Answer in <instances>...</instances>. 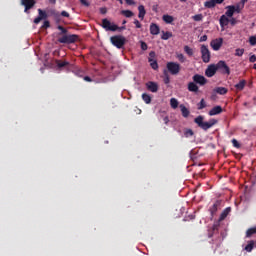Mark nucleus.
<instances>
[{
	"instance_id": "37998d69",
	"label": "nucleus",
	"mask_w": 256,
	"mask_h": 256,
	"mask_svg": "<svg viewBox=\"0 0 256 256\" xmlns=\"http://www.w3.org/2000/svg\"><path fill=\"white\" fill-rule=\"evenodd\" d=\"M49 27H51V23L49 22V20L44 21L42 29H49Z\"/></svg>"
},
{
	"instance_id": "a211bd4d",
	"label": "nucleus",
	"mask_w": 256,
	"mask_h": 256,
	"mask_svg": "<svg viewBox=\"0 0 256 256\" xmlns=\"http://www.w3.org/2000/svg\"><path fill=\"white\" fill-rule=\"evenodd\" d=\"M55 65L58 69H65V67H69V61L63 60H55Z\"/></svg>"
},
{
	"instance_id": "bf43d9fd",
	"label": "nucleus",
	"mask_w": 256,
	"mask_h": 256,
	"mask_svg": "<svg viewBox=\"0 0 256 256\" xmlns=\"http://www.w3.org/2000/svg\"><path fill=\"white\" fill-rule=\"evenodd\" d=\"M163 121H164L165 125H167V124L169 123V117H168V116H165V117L163 118Z\"/></svg>"
},
{
	"instance_id": "ddd939ff",
	"label": "nucleus",
	"mask_w": 256,
	"mask_h": 256,
	"mask_svg": "<svg viewBox=\"0 0 256 256\" xmlns=\"http://www.w3.org/2000/svg\"><path fill=\"white\" fill-rule=\"evenodd\" d=\"M43 19H47V12L43 11L42 9H38V17L34 19L35 25H39Z\"/></svg>"
},
{
	"instance_id": "c03bdc74",
	"label": "nucleus",
	"mask_w": 256,
	"mask_h": 256,
	"mask_svg": "<svg viewBox=\"0 0 256 256\" xmlns=\"http://www.w3.org/2000/svg\"><path fill=\"white\" fill-rule=\"evenodd\" d=\"M249 43H250V45L255 46L256 45V36H250Z\"/></svg>"
},
{
	"instance_id": "dca6fc26",
	"label": "nucleus",
	"mask_w": 256,
	"mask_h": 256,
	"mask_svg": "<svg viewBox=\"0 0 256 256\" xmlns=\"http://www.w3.org/2000/svg\"><path fill=\"white\" fill-rule=\"evenodd\" d=\"M161 33V28L156 23L150 24V34L151 35H159Z\"/></svg>"
},
{
	"instance_id": "4d7b16f0",
	"label": "nucleus",
	"mask_w": 256,
	"mask_h": 256,
	"mask_svg": "<svg viewBox=\"0 0 256 256\" xmlns=\"http://www.w3.org/2000/svg\"><path fill=\"white\" fill-rule=\"evenodd\" d=\"M249 0H241L238 4H240L242 7H245V3H247Z\"/></svg>"
},
{
	"instance_id": "9b49d317",
	"label": "nucleus",
	"mask_w": 256,
	"mask_h": 256,
	"mask_svg": "<svg viewBox=\"0 0 256 256\" xmlns=\"http://www.w3.org/2000/svg\"><path fill=\"white\" fill-rule=\"evenodd\" d=\"M194 83H196L197 85H200L201 87H203V85H207V78H205V76L200 75V74H195L192 77Z\"/></svg>"
},
{
	"instance_id": "79ce46f5",
	"label": "nucleus",
	"mask_w": 256,
	"mask_h": 256,
	"mask_svg": "<svg viewBox=\"0 0 256 256\" xmlns=\"http://www.w3.org/2000/svg\"><path fill=\"white\" fill-rule=\"evenodd\" d=\"M184 135H185V137H193V135H194L193 130L192 129H187L184 132Z\"/></svg>"
},
{
	"instance_id": "20e7f679",
	"label": "nucleus",
	"mask_w": 256,
	"mask_h": 256,
	"mask_svg": "<svg viewBox=\"0 0 256 256\" xmlns=\"http://www.w3.org/2000/svg\"><path fill=\"white\" fill-rule=\"evenodd\" d=\"M110 42L116 49H123L127 43V38L123 35H115L110 37Z\"/></svg>"
},
{
	"instance_id": "f8f14e48",
	"label": "nucleus",
	"mask_w": 256,
	"mask_h": 256,
	"mask_svg": "<svg viewBox=\"0 0 256 256\" xmlns=\"http://www.w3.org/2000/svg\"><path fill=\"white\" fill-rule=\"evenodd\" d=\"M146 89L151 93H157L159 91V84H157V82L148 81L146 83Z\"/></svg>"
},
{
	"instance_id": "0e129e2a",
	"label": "nucleus",
	"mask_w": 256,
	"mask_h": 256,
	"mask_svg": "<svg viewBox=\"0 0 256 256\" xmlns=\"http://www.w3.org/2000/svg\"><path fill=\"white\" fill-rule=\"evenodd\" d=\"M119 1L120 5H123V0H117Z\"/></svg>"
},
{
	"instance_id": "864d4df0",
	"label": "nucleus",
	"mask_w": 256,
	"mask_h": 256,
	"mask_svg": "<svg viewBox=\"0 0 256 256\" xmlns=\"http://www.w3.org/2000/svg\"><path fill=\"white\" fill-rule=\"evenodd\" d=\"M127 5H135V1L134 0H125Z\"/></svg>"
},
{
	"instance_id": "f03ea898",
	"label": "nucleus",
	"mask_w": 256,
	"mask_h": 256,
	"mask_svg": "<svg viewBox=\"0 0 256 256\" xmlns=\"http://www.w3.org/2000/svg\"><path fill=\"white\" fill-rule=\"evenodd\" d=\"M203 116H197L194 119V123H196V125H198V127H200V129H203V131H207L209 129H211V127H213V125H217V120L216 119H210L209 122H204L203 121Z\"/></svg>"
},
{
	"instance_id": "0eeeda50",
	"label": "nucleus",
	"mask_w": 256,
	"mask_h": 256,
	"mask_svg": "<svg viewBox=\"0 0 256 256\" xmlns=\"http://www.w3.org/2000/svg\"><path fill=\"white\" fill-rule=\"evenodd\" d=\"M217 69L218 71L220 70L222 73L226 74V75H231V69L229 68V66L227 65V63L225 61H219L217 64Z\"/></svg>"
},
{
	"instance_id": "13d9d810",
	"label": "nucleus",
	"mask_w": 256,
	"mask_h": 256,
	"mask_svg": "<svg viewBox=\"0 0 256 256\" xmlns=\"http://www.w3.org/2000/svg\"><path fill=\"white\" fill-rule=\"evenodd\" d=\"M62 17H69V13L67 11L61 12Z\"/></svg>"
},
{
	"instance_id": "8fccbe9b",
	"label": "nucleus",
	"mask_w": 256,
	"mask_h": 256,
	"mask_svg": "<svg viewBox=\"0 0 256 256\" xmlns=\"http://www.w3.org/2000/svg\"><path fill=\"white\" fill-rule=\"evenodd\" d=\"M229 23H230V25H232V26L237 25V19L231 18V19L229 20Z\"/></svg>"
},
{
	"instance_id": "6e6d98bb",
	"label": "nucleus",
	"mask_w": 256,
	"mask_h": 256,
	"mask_svg": "<svg viewBox=\"0 0 256 256\" xmlns=\"http://www.w3.org/2000/svg\"><path fill=\"white\" fill-rule=\"evenodd\" d=\"M84 81H87L88 83H91V81H93V79H91V77H89V76H85Z\"/></svg>"
},
{
	"instance_id": "7ed1b4c3",
	"label": "nucleus",
	"mask_w": 256,
	"mask_h": 256,
	"mask_svg": "<svg viewBox=\"0 0 256 256\" xmlns=\"http://www.w3.org/2000/svg\"><path fill=\"white\" fill-rule=\"evenodd\" d=\"M101 27L103 29H105V31H125L126 27L125 26H117V24H113L111 23V21H109V19L107 18H104L102 19V24H101Z\"/></svg>"
},
{
	"instance_id": "412c9836",
	"label": "nucleus",
	"mask_w": 256,
	"mask_h": 256,
	"mask_svg": "<svg viewBox=\"0 0 256 256\" xmlns=\"http://www.w3.org/2000/svg\"><path fill=\"white\" fill-rule=\"evenodd\" d=\"M229 213H231V207H227L226 209L223 210V212L220 214L219 221H225Z\"/></svg>"
},
{
	"instance_id": "7c9ffc66",
	"label": "nucleus",
	"mask_w": 256,
	"mask_h": 256,
	"mask_svg": "<svg viewBox=\"0 0 256 256\" xmlns=\"http://www.w3.org/2000/svg\"><path fill=\"white\" fill-rule=\"evenodd\" d=\"M170 105L172 109H177V107H179V101L176 98H171Z\"/></svg>"
},
{
	"instance_id": "bb28decb",
	"label": "nucleus",
	"mask_w": 256,
	"mask_h": 256,
	"mask_svg": "<svg viewBox=\"0 0 256 256\" xmlns=\"http://www.w3.org/2000/svg\"><path fill=\"white\" fill-rule=\"evenodd\" d=\"M215 93H218V95H227V92L229 91L225 87H217L214 89Z\"/></svg>"
},
{
	"instance_id": "58836bf2",
	"label": "nucleus",
	"mask_w": 256,
	"mask_h": 256,
	"mask_svg": "<svg viewBox=\"0 0 256 256\" xmlns=\"http://www.w3.org/2000/svg\"><path fill=\"white\" fill-rule=\"evenodd\" d=\"M184 51L186 54L189 55V57H193V50L189 46H184Z\"/></svg>"
},
{
	"instance_id": "f3484780",
	"label": "nucleus",
	"mask_w": 256,
	"mask_h": 256,
	"mask_svg": "<svg viewBox=\"0 0 256 256\" xmlns=\"http://www.w3.org/2000/svg\"><path fill=\"white\" fill-rule=\"evenodd\" d=\"M220 113H223V108L221 106H215L209 111L208 115L213 117L215 115H220Z\"/></svg>"
},
{
	"instance_id": "e2e57ef3",
	"label": "nucleus",
	"mask_w": 256,
	"mask_h": 256,
	"mask_svg": "<svg viewBox=\"0 0 256 256\" xmlns=\"http://www.w3.org/2000/svg\"><path fill=\"white\" fill-rule=\"evenodd\" d=\"M126 24H127V20H123L122 25H126Z\"/></svg>"
},
{
	"instance_id": "4c0bfd02",
	"label": "nucleus",
	"mask_w": 256,
	"mask_h": 256,
	"mask_svg": "<svg viewBox=\"0 0 256 256\" xmlns=\"http://www.w3.org/2000/svg\"><path fill=\"white\" fill-rule=\"evenodd\" d=\"M245 53V49L243 48H238L235 50V56L236 57H243V54Z\"/></svg>"
},
{
	"instance_id": "69168bd1",
	"label": "nucleus",
	"mask_w": 256,
	"mask_h": 256,
	"mask_svg": "<svg viewBox=\"0 0 256 256\" xmlns=\"http://www.w3.org/2000/svg\"><path fill=\"white\" fill-rule=\"evenodd\" d=\"M181 3H187V0H180Z\"/></svg>"
},
{
	"instance_id": "c756f323",
	"label": "nucleus",
	"mask_w": 256,
	"mask_h": 256,
	"mask_svg": "<svg viewBox=\"0 0 256 256\" xmlns=\"http://www.w3.org/2000/svg\"><path fill=\"white\" fill-rule=\"evenodd\" d=\"M216 5L215 0H209L204 3V7H206V9H213Z\"/></svg>"
},
{
	"instance_id": "49530a36",
	"label": "nucleus",
	"mask_w": 256,
	"mask_h": 256,
	"mask_svg": "<svg viewBox=\"0 0 256 256\" xmlns=\"http://www.w3.org/2000/svg\"><path fill=\"white\" fill-rule=\"evenodd\" d=\"M134 25H135L136 29H141V27H142L141 22H139V20H137V19L134 20Z\"/></svg>"
},
{
	"instance_id": "5701e85b",
	"label": "nucleus",
	"mask_w": 256,
	"mask_h": 256,
	"mask_svg": "<svg viewBox=\"0 0 256 256\" xmlns=\"http://www.w3.org/2000/svg\"><path fill=\"white\" fill-rule=\"evenodd\" d=\"M162 21H164V23H167L168 25H171V23L175 21V18L169 14H164L162 16Z\"/></svg>"
},
{
	"instance_id": "39448f33",
	"label": "nucleus",
	"mask_w": 256,
	"mask_h": 256,
	"mask_svg": "<svg viewBox=\"0 0 256 256\" xmlns=\"http://www.w3.org/2000/svg\"><path fill=\"white\" fill-rule=\"evenodd\" d=\"M166 67L171 75H179L181 71V65L177 62H168Z\"/></svg>"
},
{
	"instance_id": "f257e3e1",
	"label": "nucleus",
	"mask_w": 256,
	"mask_h": 256,
	"mask_svg": "<svg viewBox=\"0 0 256 256\" xmlns=\"http://www.w3.org/2000/svg\"><path fill=\"white\" fill-rule=\"evenodd\" d=\"M57 29L59 31H61L59 33V35H62L61 37L58 38L59 43H63V44H66V45H71V43H77V41L79 40V35H76V34L67 35L68 31L66 30L65 27L59 25L57 27Z\"/></svg>"
},
{
	"instance_id": "393cba45",
	"label": "nucleus",
	"mask_w": 256,
	"mask_h": 256,
	"mask_svg": "<svg viewBox=\"0 0 256 256\" xmlns=\"http://www.w3.org/2000/svg\"><path fill=\"white\" fill-rule=\"evenodd\" d=\"M256 242L254 240H251L248 242V244L245 246V251H247V253H251L253 251V249L255 248Z\"/></svg>"
},
{
	"instance_id": "423d86ee",
	"label": "nucleus",
	"mask_w": 256,
	"mask_h": 256,
	"mask_svg": "<svg viewBox=\"0 0 256 256\" xmlns=\"http://www.w3.org/2000/svg\"><path fill=\"white\" fill-rule=\"evenodd\" d=\"M200 53L202 55L203 63H209V61H211V51H209V47H207V45L201 46Z\"/></svg>"
},
{
	"instance_id": "a878e982",
	"label": "nucleus",
	"mask_w": 256,
	"mask_h": 256,
	"mask_svg": "<svg viewBox=\"0 0 256 256\" xmlns=\"http://www.w3.org/2000/svg\"><path fill=\"white\" fill-rule=\"evenodd\" d=\"M245 85H247V81L246 80H240V82L238 84H235V89L237 91H243L245 89Z\"/></svg>"
},
{
	"instance_id": "b1692460",
	"label": "nucleus",
	"mask_w": 256,
	"mask_h": 256,
	"mask_svg": "<svg viewBox=\"0 0 256 256\" xmlns=\"http://www.w3.org/2000/svg\"><path fill=\"white\" fill-rule=\"evenodd\" d=\"M180 111L182 113V117H184L185 119H187V117H189L190 115V111L187 109V107L183 104L180 105Z\"/></svg>"
},
{
	"instance_id": "2eb2a0df",
	"label": "nucleus",
	"mask_w": 256,
	"mask_h": 256,
	"mask_svg": "<svg viewBox=\"0 0 256 256\" xmlns=\"http://www.w3.org/2000/svg\"><path fill=\"white\" fill-rule=\"evenodd\" d=\"M221 207V200H217L210 208V214L211 217H215L217 211H219V208Z\"/></svg>"
},
{
	"instance_id": "680f3d73",
	"label": "nucleus",
	"mask_w": 256,
	"mask_h": 256,
	"mask_svg": "<svg viewBox=\"0 0 256 256\" xmlns=\"http://www.w3.org/2000/svg\"><path fill=\"white\" fill-rule=\"evenodd\" d=\"M49 3H51L52 5H55L57 3V0H49Z\"/></svg>"
},
{
	"instance_id": "72a5a7b5",
	"label": "nucleus",
	"mask_w": 256,
	"mask_h": 256,
	"mask_svg": "<svg viewBox=\"0 0 256 256\" xmlns=\"http://www.w3.org/2000/svg\"><path fill=\"white\" fill-rule=\"evenodd\" d=\"M252 235H256V227L249 228L246 231V237H251Z\"/></svg>"
},
{
	"instance_id": "2f4dec72",
	"label": "nucleus",
	"mask_w": 256,
	"mask_h": 256,
	"mask_svg": "<svg viewBox=\"0 0 256 256\" xmlns=\"http://www.w3.org/2000/svg\"><path fill=\"white\" fill-rule=\"evenodd\" d=\"M164 79L163 82L165 83V85H169V83H171V79L169 78V73L167 72V70H164Z\"/></svg>"
},
{
	"instance_id": "aec40b11",
	"label": "nucleus",
	"mask_w": 256,
	"mask_h": 256,
	"mask_svg": "<svg viewBox=\"0 0 256 256\" xmlns=\"http://www.w3.org/2000/svg\"><path fill=\"white\" fill-rule=\"evenodd\" d=\"M138 11H139L138 17H139V19H141V21H143L145 19V15H147L145 6H143V5L138 6Z\"/></svg>"
},
{
	"instance_id": "c85d7f7f",
	"label": "nucleus",
	"mask_w": 256,
	"mask_h": 256,
	"mask_svg": "<svg viewBox=\"0 0 256 256\" xmlns=\"http://www.w3.org/2000/svg\"><path fill=\"white\" fill-rule=\"evenodd\" d=\"M171 37H173V33H172V32H169V31H167V32L162 31L161 39H162L163 41H167V40L171 39Z\"/></svg>"
},
{
	"instance_id": "603ef678",
	"label": "nucleus",
	"mask_w": 256,
	"mask_h": 256,
	"mask_svg": "<svg viewBox=\"0 0 256 256\" xmlns=\"http://www.w3.org/2000/svg\"><path fill=\"white\" fill-rule=\"evenodd\" d=\"M249 61H250V63H255V61H256L255 54H253L252 56L249 57Z\"/></svg>"
},
{
	"instance_id": "cd10ccee",
	"label": "nucleus",
	"mask_w": 256,
	"mask_h": 256,
	"mask_svg": "<svg viewBox=\"0 0 256 256\" xmlns=\"http://www.w3.org/2000/svg\"><path fill=\"white\" fill-rule=\"evenodd\" d=\"M226 25H229V18L226 15H222L220 17V26L226 27Z\"/></svg>"
},
{
	"instance_id": "5fc2aeb1",
	"label": "nucleus",
	"mask_w": 256,
	"mask_h": 256,
	"mask_svg": "<svg viewBox=\"0 0 256 256\" xmlns=\"http://www.w3.org/2000/svg\"><path fill=\"white\" fill-rule=\"evenodd\" d=\"M207 41V35H203L200 37V42H205Z\"/></svg>"
},
{
	"instance_id": "de8ad7c7",
	"label": "nucleus",
	"mask_w": 256,
	"mask_h": 256,
	"mask_svg": "<svg viewBox=\"0 0 256 256\" xmlns=\"http://www.w3.org/2000/svg\"><path fill=\"white\" fill-rule=\"evenodd\" d=\"M141 49H142V51H147V49H148L147 43L141 42Z\"/></svg>"
},
{
	"instance_id": "f704fd0d",
	"label": "nucleus",
	"mask_w": 256,
	"mask_h": 256,
	"mask_svg": "<svg viewBox=\"0 0 256 256\" xmlns=\"http://www.w3.org/2000/svg\"><path fill=\"white\" fill-rule=\"evenodd\" d=\"M243 9H245L244 6H242L241 4H236L234 5V13H241V11H243Z\"/></svg>"
},
{
	"instance_id": "9d476101",
	"label": "nucleus",
	"mask_w": 256,
	"mask_h": 256,
	"mask_svg": "<svg viewBox=\"0 0 256 256\" xmlns=\"http://www.w3.org/2000/svg\"><path fill=\"white\" fill-rule=\"evenodd\" d=\"M210 47L213 51H219L223 47V38H216L210 42Z\"/></svg>"
},
{
	"instance_id": "c9c22d12",
	"label": "nucleus",
	"mask_w": 256,
	"mask_h": 256,
	"mask_svg": "<svg viewBox=\"0 0 256 256\" xmlns=\"http://www.w3.org/2000/svg\"><path fill=\"white\" fill-rule=\"evenodd\" d=\"M142 99L144 101V103H146L147 105H149V103H151V96L149 94H142Z\"/></svg>"
},
{
	"instance_id": "4be33fe9",
	"label": "nucleus",
	"mask_w": 256,
	"mask_h": 256,
	"mask_svg": "<svg viewBox=\"0 0 256 256\" xmlns=\"http://www.w3.org/2000/svg\"><path fill=\"white\" fill-rule=\"evenodd\" d=\"M227 11L225 12L226 17H233L235 15V5H230L226 7Z\"/></svg>"
},
{
	"instance_id": "3c124183",
	"label": "nucleus",
	"mask_w": 256,
	"mask_h": 256,
	"mask_svg": "<svg viewBox=\"0 0 256 256\" xmlns=\"http://www.w3.org/2000/svg\"><path fill=\"white\" fill-rule=\"evenodd\" d=\"M100 13H101V15H106V13H107V8H106V7L100 8Z\"/></svg>"
},
{
	"instance_id": "052dcab7",
	"label": "nucleus",
	"mask_w": 256,
	"mask_h": 256,
	"mask_svg": "<svg viewBox=\"0 0 256 256\" xmlns=\"http://www.w3.org/2000/svg\"><path fill=\"white\" fill-rule=\"evenodd\" d=\"M223 1H225V0H214V2H216L217 5H221V3H223Z\"/></svg>"
},
{
	"instance_id": "e433bc0d",
	"label": "nucleus",
	"mask_w": 256,
	"mask_h": 256,
	"mask_svg": "<svg viewBox=\"0 0 256 256\" xmlns=\"http://www.w3.org/2000/svg\"><path fill=\"white\" fill-rule=\"evenodd\" d=\"M122 15H124V17H128V18H131L133 17V11L131 10H122L121 11Z\"/></svg>"
},
{
	"instance_id": "09e8293b",
	"label": "nucleus",
	"mask_w": 256,
	"mask_h": 256,
	"mask_svg": "<svg viewBox=\"0 0 256 256\" xmlns=\"http://www.w3.org/2000/svg\"><path fill=\"white\" fill-rule=\"evenodd\" d=\"M81 5H84V7H89V2L87 0H79Z\"/></svg>"
},
{
	"instance_id": "338daca9",
	"label": "nucleus",
	"mask_w": 256,
	"mask_h": 256,
	"mask_svg": "<svg viewBox=\"0 0 256 256\" xmlns=\"http://www.w3.org/2000/svg\"><path fill=\"white\" fill-rule=\"evenodd\" d=\"M253 69H255V71H256V64L253 65Z\"/></svg>"
},
{
	"instance_id": "a18cd8bd",
	"label": "nucleus",
	"mask_w": 256,
	"mask_h": 256,
	"mask_svg": "<svg viewBox=\"0 0 256 256\" xmlns=\"http://www.w3.org/2000/svg\"><path fill=\"white\" fill-rule=\"evenodd\" d=\"M177 59H178L181 63H185V55H183V54H178V55H177Z\"/></svg>"
},
{
	"instance_id": "1a4fd4ad",
	"label": "nucleus",
	"mask_w": 256,
	"mask_h": 256,
	"mask_svg": "<svg viewBox=\"0 0 256 256\" xmlns=\"http://www.w3.org/2000/svg\"><path fill=\"white\" fill-rule=\"evenodd\" d=\"M149 57L148 63H150V67L154 69V71H157L159 69V64L157 63V60H155V51H151Z\"/></svg>"
},
{
	"instance_id": "6e6552de",
	"label": "nucleus",
	"mask_w": 256,
	"mask_h": 256,
	"mask_svg": "<svg viewBox=\"0 0 256 256\" xmlns=\"http://www.w3.org/2000/svg\"><path fill=\"white\" fill-rule=\"evenodd\" d=\"M36 3L37 2L35 0H21V5L25 7L24 13H29V10L33 9Z\"/></svg>"
},
{
	"instance_id": "6ab92c4d",
	"label": "nucleus",
	"mask_w": 256,
	"mask_h": 256,
	"mask_svg": "<svg viewBox=\"0 0 256 256\" xmlns=\"http://www.w3.org/2000/svg\"><path fill=\"white\" fill-rule=\"evenodd\" d=\"M188 91H190V93H199V86H197L195 82H189Z\"/></svg>"
},
{
	"instance_id": "a19ab883",
	"label": "nucleus",
	"mask_w": 256,
	"mask_h": 256,
	"mask_svg": "<svg viewBox=\"0 0 256 256\" xmlns=\"http://www.w3.org/2000/svg\"><path fill=\"white\" fill-rule=\"evenodd\" d=\"M194 21H203V14H196L192 17Z\"/></svg>"
},
{
	"instance_id": "4468645a",
	"label": "nucleus",
	"mask_w": 256,
	"mask_h": 256,
	"mask_svg": "<svg viewBox=\"0 0 256 256\" xmlns=\"http://www.w3.org/2000/svg\"><path fill=\"white\" fill-rule=\"evenodd\" d=\"M218 69H217V64H212L210 66H208V68L205 71V75L206 77H213L215 75V73H217Z\"/></svg>"
},
{
	"instance_id": "ea45409f",
	"label": "nucleus",
	"mask_w": 256,
	"mask_h": 256,
	"mask_svg": "<svg viewBox=\"0 0 256 256\" xmlns=\"http://www.w3.org/2000/svg\"><path fill=\"white\" fill-rule=\"evenodd\" d=\"M232 145L233 147H235L236 149H240L241 148V144L239 143V141H237V139H232Z\"/></svg>"
},
{
	"instance_id": "473e14b6",
	"label": "nucleus",
	"mask_w": 256,
	"mask_h": 256,
	"mask_svg": "<svg viewBox=\"0 0 256 256\" xmlns=\"http://www.w3.org/2000/svg\"><path fill=\"white\" fill-rule=\"evenodd\" d=\"M198 110L201 111L202 109H205L207 107V103L205 102V99H201L200 102L197 104Z\"/></svg>"
}]
</instances>
